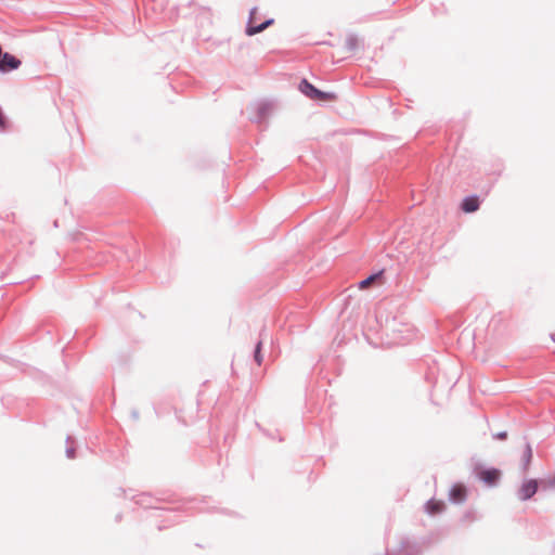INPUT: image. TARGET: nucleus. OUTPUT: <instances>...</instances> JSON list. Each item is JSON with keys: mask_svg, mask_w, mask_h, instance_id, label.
I'll return each mask as SVG.
<instances>
[{"mask_svg": "<svg viewBox=\"0 0 555 555\" xmlns=\"http://www.w3.org/2000/svg\"><path fill=\"white\" fill-rule=\"evenodd\" d=\"M250 120L257 124L263 122L274 111V104L268 101H259L251 105Z\"/></svg>", "mask_w": 555, "mask_h": 555, "instance_id": "nucleus-1", "label": "nucleus"}, {"mask_svg": "<svg viewBox=\"0 0 555 555\" xmlns=\"http://www.w3.org/2000/svg\"><path fill=\"white\" fill-rule=\"evenodd\" d=\"M299 90L308 98L313 100H332L335 98L333 93H326L319 89H317L314 86H312L308 80L304 79L299 83Z\"/></svg>", "mask_w": 555, "mask_h": 555, "instance_id": "nucleus-2", "label": "nucleus"}, {"mask_svg": "<svg viewBox=\"0 0 555 555\" xmlns=\"http://www.w3.org/2000/svg\"><path fill=\"white\" fill-rule=\"evenodd\" d=\"M538 491V481L535 479L525 480L518 489L517 495L520 501L531 499Z\"/></svg>", "mask_w": 555, "mask_h": 555, "instance_id": "nucleus-3", "label": "nucleus"}, {"mask_svg": "<svg viewBox=\"0 0 555 555\" xmlns=\"http://www.w3.org/2000/svg\"><path fill=\"white\" fill-rule=\"evenodd\" d=\"M21 66V61L14 55L3 52L0 57V73L15 70Z\"/></svg>", "mask_w": 555, "mask_h": 555, "instance_id": "nucleus-4", "label": "nucleus"}, {"mask_svg": "<svg viewBox=\"0 0 555 555\" xmlns=\"http://www.w3.org/2000/svg\"><path fill=\"white\" fill-rule=\"evenodd\" d=\"M257 13V9L256 8H253L250 10V13H249V21H248V25L246 27V35L248 36H254L258 33H261L262 30H264L268 26H270L272 23H273V20L270 18V20H267L266 22L257 25V26H254L253 25V21H254V17Z\"/></svg>", "mask_w": 555, "mask_h": 555, "instance_id": "nucleus-5", "label": "nucleus"}, {"mask_svg": "<svg viewBox=\"0 0 555 555\" xmlns=\"http://www.w3.org/2000/svg\"><path fill=\"white\" fill-rule=\"evenodd\" d=\"M449 499L453 503H463L466 500V488L462 485H455L449 492Z\"/></svg>", "mask_w": 555, "mask_h": 555, "instance_id": "nucleus-6", "label": "nucleus"}, {"mask_svg": "<svg viewBox=\"0 0 555 555\" xmlns=\"http://www.w3.org/2000/svg\"><path fill=\"white\" fill-rule=\"evenodd\" d=\"M499 478H500V470L494 469V468L486 469L480 473V479L489 486L495 485L496 481L499 480Z\"/></svg>", "mask_w": 555, "mask_h": 555, "instance_id": "nucleus-7", "label": "nucleus"}, {"mask_svg": "<svg viewBox=\"0 0 555 555\" xmlns=\"http://www.w3.org/2000/svg\"><path fill=\"white\" fill-rule=\"evenodd\" d=\"M479 202L476 197H466L462 203V209L465 212H474L478 209Z\"/></svg>", "mask_w": 555, "mask_h": 555, "instance_id": "nucleus-8", "label": "nucleus"}, {"mask_svg": "<svg viewBox=\"0 0 555 555\" xmlns=\"http://www.w3.org/2000/svg\"><path fill=\"white\" fill-rule=\"evenodd\" d=\"M444 508V503L441 501L430 500L426 504V512L430 515L438 514Z\"/></svg>", "mask_w": 555, "mask_h": 555, "instance_id": "nucleus-9", "label": "nucleus"}, {"mask_svg": "<svg viewBox=\"0 0 555 555\" xmlns=\"http://www.w3.org/2000/svg\"><path fill=\"white\" fill-rule=\"evenodd\" d=\"M531 459H532V449H531V446L529 443H527L526 449L522 454V459H521V466H522L524 472L528 470Z\"/></svg>", "mask_w": 555, "mask_h": 555, "instance_id": "nucleus-10", "label": "nucleus"}, {"mask_svg": "<svg viewBox=\"0 0 555 555\" xmlns=\"http://www.w3.org/2000/svg\"><path fill=\"white\" fill-rule=\"evenodd\" d=\"M543 486L546 489L555 490V475L553 477H550L543 481Z\"/></svg>", "mask_w": 555, "mask_h": 555, "instance_id": "nucleus-11", "label": "nucleus"}, {"mask_svg": "<svg viewBox=\"0 0 555 555\" xmlns=\"http://www.w3.org/2000/svg\"><path fill=\"white\" fill-rule=\"evenodd\" d=\"M376 276H377V274H373V275L366 278L365 280L361 281L359 284V287L365 288L367 285H370L376 279Z\"/></svg>", "mask_w": 555, "mask_h": 555, "instance_id": "nucleus-12", "label": "nucleus"}, {"mask_svg": "<svg viewBox=\"0 0 555 555\" xmlns=\"http://www.w3.org/2000/svg\"><path fill=\"white\" fill-rule=\"evenodd\" d=\"M260 349H261V341H259L257 345H256V349H255V360L258 364L261 363V354H260Z\"/></svg>", "mask_w": 555, "mask_h": 555, "instance_id": "nucleus-13", "label": "nucleus"}, {"mask_svg": "<svg viewBox=\"0 0 555 555\" xmlns=\"http://www.w3.org/2000/svg\"><path fill=\"white\" fill-rule=\"evenodd\" d=\"M356 42H357V38H356V37H352V36H351V37H348V38H347V41H346V43H347V46H348V48H349L350 50L354 49V47H356Z\"/></svg>", "mask_w": 555, "mask_h": 555, "instance_id": "nucleus-14", "label": "nucleus"}, {"mask_svg": "<svg viewBox=\"0 0 555 555\" xmlns=\"http://www.w3.org/2000/svg\"><path fill=\"white\" fill-rule=\"evenodd\" d=\"M66 456H67L68 459H74V456H75V450H74V448H73V447H67V449H66Z\"/></svg>", "mask_w": 555, "mask_h": 555, "instance_id": "nucleus-15", "label": "nucleus"}, {"mask_svg": "<svg viewBox=\"0 0 555 555\" xmlns=\"http://www.w3.org/2000/svg\"><path fill=\"white\" fill-rule=\"evenodd\" d=\"M506 436H507L506 431H501V433L495 435V438L502 440V439H505Z\"/></svg>", "mask_w": 555, "mask_h": 555, "instance_id": "nucleus-16", "label": "nucleus"}, {"mask_svg": "<svg viewBox=\"0 0 555 555\" xmlns=\"http://www.w3.org/2000/svg\"><path fill=\"white\" fill-rule=\"evenodd\" d=\"M552 339L555 341V334H554V335H552Z\"/></svg>", "mask_w": 555, "mask_h": 555, "instance_id": "nucleus-17", "label": "nucleus"}]
</instances>
